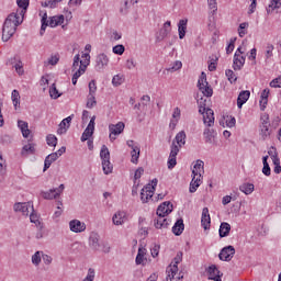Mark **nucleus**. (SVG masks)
<instances>
[{
    "mask_svg": "<svg viewBox=\"0 0 281 281\" xmlns=\"http://www.w3.org/2000/svg\"><path fill=\"white\" fill-rule=\"evenodd\" d=\"M124 218H126V213L124 211H119L113 215L112 222L114 225H124Z\"/></svg>",
    "mask_w": 281,
    "mask_h": 281,
    "instance_id": "nucleus-30",
    "label": "nucleus"
},
{
    "mask_svg": "<svg viewBox=\"0 0 281 281\" xmlns=\"http://www.w3.org/2000/svg\"><path fill=\"white\" fill-rule=\"evenodd\" d=\"M229 232H232V225L227 222H223L220 225V238H226V236H229Z\"/></svg>",
    "mask_w": 281,
    "mask_h": 281,
    "instance_id": "nucleus-28",
    "label": "nucleus"
},
{
    "mask_svg": "<svg viewBox=\"0 0 281 281\" xmlns=\"http://www.w3.org/2000/svg\"><path fill=\"white\" fill-rule=\"evenodd\" d=\"M41 254H43V252L42 251H36L32 256V263L35 265V267H38L41 265Z\"/></svg>",
    "mask_w": 281,
    "mask_h": 281,
    "instance_id": "nucleus-53",
    "label": "nucleus"
},
{
    "mask_svg": "<svg viewBox=\"0 0 281 281\" xmlns=\"http://www.w3.org/2000/svg\"><path fill=\"white\" fill-rule=\"evenodd\" d=\"M23 23V16L19 15L18 13H10L7 19L4 20L2 26V41L8 43L11 36L16 34V27Z\"/></svg>",
    "mask_w": 281,
    "mask_h": 281,
    "instance_id": "nucleus-1",
    "label": "nucleus"
},
{
    "mask_svg": "<svg viewBox=\"0 0 281 281\" xmlns=\"http://www.w3.org/2000/svg\"><path fill=\"white\" fill-rule=\"evenodd\" d=\"M235 254H236V249L234 248V246H226L221 250L218 258L224 262H229V260L234 258Z\"/></svg>",
    "mask_w": 281,
    "mask_h": 281,
    "instance_id": "nucleus-9",
    "label": "nucleus"
},
{
    "mask_svg": "<svg viewBox=\"0 0 281 281\" xmlns=\"http://www.w3.org/2000/svg\"><path fill=\"white\" fill-rule=\"evenodd\" d=\"M250 95H251V92H249L248 90H244V91L239 92V95L237 98L238 109H243V104H245L247 102V100H249Z\"/></svg>",
    "mask_w": 281,
    "mask_h": 281,
    "instance_id": "nucleus-25",
    "label": "nucleus"
},
{
    "mask_svg": "<svg viewBox=\"0 0 281 281\" xmlns=\"http://www.w3.org/2000/svg\"><path fill=\"white\" fill-rule=\"evenodd\" d=\"M170 21L164 23L162 29L159 31V35L157 36L158 43H161V41H164V38H166V36L172 32V27H170Z\"/></svg>",
    "mask_w": 281,
    "mask_h": 281,
    "instance_id": "nucleus-17",
    "label": "nucleus"
},
{
    "mask_svg": "<svg viewBox=\"0 0 281 281\" xmlns=\"http://www.w3.org/2000/svg\"><path fill=\"white\" fill-rule=\"evenodd\" d=\"M21 100V94H19L18 90H13L12 91V102L14 104V106H16L19 104Z\"/></svg>",
    "mask_w": 281,
    "mask_h": 281,
    "instance_id": "nucleus-59",
    "label": "nucleus"
},
{
    "mask_svg": "<svg viewBox=\"0 0 281 281\" xmlns=\"http://www.w3.org/2000/svg\"><path fill=\"white\" fill-rule=\"evenodd\" d=\"M158 180L153 179L151 184L145 186L140 191V201L143 203H148V199H153V194H155V188H157Z\"/></svg>",
    "mask_w": 281,
    "mask_h": 281,
    "instance_id": "nucleus-5",
    "label": "nucleus"
},
{
    "mask_svg": "<svg viewBox=\"0 0 281 281\" xmlns=\"http://www.w3.org/2000/svg\"><path fill=\"white\" fill-rule=\"evenodd\" d=\"M124 82V78L120 75H115L112 79L113 87H120Z\"/></svg>",
    "mask_w": 281,
    "mask_h": 281,
    "instance_id": "nucleus-52",
    "label": "nucleus"
},
{
    "mask_svg": "<svg viewBox=\"0 0 281 281\" xmlns=\"http://www.w3.org/2000/svg\"><path fill=\"white\" fill-rule=\"evenodd\" d=\"M95 104H98V101H95V94H89L86 104L87 109H93Z\"/></svg>",
    "mask_w": 281,
    "mask_h": 281,
    "instance_id": "nucleus-46",
    "label": "nucleus"
},
{
    "mask_svg": "<svg viewBox=\"0 0 281 281\" xmlns=\"http://www.w3.org/2000/svg\"><path fill=\"white\" fill-rule=\"evenodd\" d=\"M30 221L31 223H34L36 227L40 226V229H43V226H41V221H38V215L34 214V211H31Z\"/></svg>",
    "mask_w": 281,
    "mask_h": 281,
    "instance_id": "nucleus-49",
    "label": "nucleus"
},
{
    "mask_svg": "<svg viewBox=\"0 0 281 281\" xmlns=\"http://www.w3.org/2000/svg\"><path fill=\"white\" fill-rule=\"evenodd\" d=\"M100 158L102 159L104 175H111V172H113V165L111 164V153L109 151V147H106V145L101 147Z\"/></svg>",
    "mask_w": 281,
    "mask_h": 281,
    "instance_id": "nucleus-3",
    "label": "nucleus"
},
{
    "mask_svg": "<svg viewBox=\"0 0 281 281\" xmlns=\"http://www.w3.org/2000/svg\"><path fill=\"white\" fill-rule=\"evenodd\" d=\"M245 65V56H240L238 52L234 55L233 68L235 71H240Z\"/></svg>",
    "mask_w": 281,
    "mask_h": 281,
    "instance_id": "nucleus-18",
    "label": "nucleus"
},
{
    "mask_svg": "<svg viewBox=\"0 0 281 281\" xmlns=\"http://www.w3.org/2000/svg\"><path fill=\"white\" fill-rule=\"evenodd\" d=\"M63 0H48L45 2H42L43 8H56V3H60Z\"/></svg>",
    "mask_w": 281,
    "mask_h": 281,
    "instance_id": "nucleus-54",
    "label": "nucleus"
},
{
    "mask_svg": "<svg viewBox=\"0 0 281 281\" xmlns=\"http://www.w3.org/2000/svg\"><path fill=\"white\" fill-rule=\"evenodd\" d=\"M142 175H144V169L139 167L134 173V180L137 181V179H142Z\"/></svg>",
    "mask_w": 281,
    "mask_h": 281,
    "instance_id": "nucleus-63",
    "label": "nucleus"
},
{
    "mask_svg": "<svg viewBox=\"0 0 281 281\" xmlns=\"http://www.w3.org/2000/svg\"><path fill=\"white\" fill-rule=\"evenodd\" d=\"M203 135L206 144H214V138L216 137V132L214 130L206 127Z\"/></svg>",
    "mask_w": 281,
    "mask_h": 281,
    "instance_id": "nucleus-27",
    "label": "nucleus"
},
{
    "mask_svg": "<svg viewBox=\"0 0 281 281\" xmlns=\"http://www.w3.org/2000/svg\"><path fill=\"white\" fill-rule=\"evenodd\" d=\"M112 52H113V54H116L117 56H122V54H124V52H126V48L124 47V45L119 44L112 48Z\"/></svg>",
    "mask_w": 281,
    "mask_h": 281,
    "instance_id": "nucleus-50",
    "label": "nucleus"
},
{
    "mask_svg": "<svg viewBox=\"0 0 281 281\" xmlns=\"http://www.w3.org/2000/svg\"><path fill=\"white\" fill-rule=\"evenodd\" d=\"M18 126H19L23 137H25V138L30 137V133H32V131H30V126H29L27 122L18 121Z\"/></svg>",
    "mask_w": 281,
    "mask_h": 281,
    "instance_id": "nucleus-31",
    "label": "nucleus"
},
{
    "mask_svg": "<svg viewBox=\"0 0 281 281\" xmlns=\"http://www.w3.org/2000/svg\"><path fill=\"white\" fill-rule=\"evenodd\" d=\"M108 65H109V57L106 56V54L104 53L99 54L95 59L97 71L104 69V67H106Z\"/></svg>",
    "mask_w": 281,
    "mask_h": 281,
    "instance_id": "nucleus-15",
    "label": "nucleus"
},
{
    "mask_svg": "<svg viewBox=\"0 0 281 281\" xmlns=\"http://www.w3.org/2000/svg\"><path fill=\"white\" fill-rule=\"evenodd\" d=\"M259 135L261 139L271 137V123L269 122V114L261 116V124L259 125Z\"/></svg>",
    "mask_w": 281,
    "mask_h": 281,
    "instance_id": "nucleus-6",
    "label": "nucleus"
},
{
    "mask_svg": "<svg viewBox=\"0 0 281 281\" xmlns=\"http://www.w3.org/2000/svg\"><path fill=\"white\" fill-rule=\"evenodd\" d=\"M88 66H89V63H87V64H81V65L79 66V68H78L77 70H75L72 77H74V78H77V80H78V78H80V76H82V74H85V71H87V67H88Z\"/></svg>",
    "mask_w": 281,
    "mask_h": 281,
    "instance_id": "nucleus-38",
    "label": "nucleus"
},
{
    "mask_svg": "<svg viewBox=\"0 0 281 281\" xmlns=\"http://www.w3.org/2000/svg\"><path fill=\"white\" fill-rule=\"evenodd\" d=\"M47 25H49V23H47V13H44V15L42 16V26L40 31L41 36L45 34V30H47Z\"/></svg>",
    "mask_w": 281,
    "mask_h": 281,
    "instance_id": "nucleus-47",
    "label": "nucleus"
},
{
    "mask_svg": "<svg viewBox=\"0 0 281 281\" xmlns=\"http://www.w3.org/2000/svg\"><path fill=\"white\" fill-rule=\"evenodd\" d=\"M144 256H146L145 248H138V252L136 256V265H144Z\"/></svg>",
    "mask_w": 281,
    "mask_h": 281,
    "instance_id": "nucleus-42",
    "label": "nucleus"
},
{
    "mask_svg": "<svg viewBox=\"0 0 281 281\" xmlns=\"http://www.w3.org/2000/svg\"><path fill=\"white\" fill-rule=\"evenodd\" d=\"M124 128H126V125L124 122H119L116 124H110L109 131H110V142H115L117 135H122L124 133Z\"/></svg>",
    "mask_w": 281,
    "mask_h": 281,
    "instance_id": "nucleus-7",
    "label": "nucleus"
},
{
    "mask_svg": "<svg viewBox=\"0 0 281 281\" xmlns=\"http://www.w3.org/2000/svg\"><path fill=\"white\" fill-rule=\"evenodd\" d=\"M198 88L205 98H212V95H214V90L207 82V75L203 71L198 80Z\"/></svg>",
    "mask_w": 281,
    "mask_h": 281,
    "instance_id": "nucleus-4",
    "label": "nucleus"
},
{
    "mask_svg": "<svg viewBox=\"0 0 281 281\" xmlns=\"http://www.w3.org/2000/svg\"><path fill=\"white\" fill-rule=\"evenodd\" d=\"M186 30H188V20H180L178 23L179 38H186Z\"/></svg>",
    "mask_w": 281,
    "mask_h": 281,
    "instance_id": "nucleus-32",
    "label": "nucleus"
},
{
    "mask_svg": "<svg viewBox=\"0 0 281 281\" xmlns=\"http://www.w3.org/2000/svg\"><path fill=\"white\" fill-rule=\"evenodd\" d=\"M74 119V114L67 116L59 123V127L57 130V135H65L67 131H69V126H71V120Z\"/></svg>",
    "mask_w": 281,
    "mask_h": 281,
    "instance_id": "nucleus-14",
    "label": "nucleus"
},
{
    "mask_svg": "<svg viewBox=\"0 0 281 281\" xmlns=\"http://www.w3.org/2000/svg\"><path fill=\"white\" fill-rule=\"evenodd\" d=\"M54 192H56V189H50V190L47 191V192H43V193H42V196H43V199H46V200H48V201H52V199H56V195H55Z\"/></svg>",
    "mask_w": 281,
    "mask_h": 281,
    "instance_id": "nucleus-51",
    "label": "nucleus"
},
{
    "mask_svg": "<svg viewBox=\"0 0 281 281\" xmlns=\"http://www.w3.org/2000/svg\"><path fill=\"white\" fill-rule=\"evenodd\" d=\"M271 159L274 165L273 171L276 172V175H280V172H281L280 158H278L277 155H272Z\"/></svg>",
    "mask_w": 281,
    "mask_h": 281,
    "instance_id": "nucleus-41",
    "label": "nucleus"
},
{
    "mask_svg": "<svg viewBox=\"0 0 281 281\" xmlns=\"http://www.w3.org/2000/svg\"><path fill=\"white\" fill-rule=\"evenodd\" d=\"M69 228L70 232H74L75 234H80L87 229V224L83 222H80V220H72L69 222Z\"/></svg>",
    "mask_w": 281,
    "mask_h": 281,
    "instance_id": "nucleus-13",
    "label": "nucleus"
},
{
    "mask_svg": "<svg viewBox=\"0 0 281 281\" xmlns=\"http://www.w3.org/2000/svg\"><path fill=\"white\" fill-rule=\"evenodd\" d=\"M14 69L16 71V74L19 76H23V74H25V70L23 69V63L21 60H19L15 65H14Z\"/></svg>",
    "mask_w": 281,
    "mask_h": 281,
    "instance_id": "nucleus-56",
    "label": "nucleus"
},
{
    "mask_svg": "<svg viewBox=\"0 0 281 281\" xmlns=\"http://www.w3.org/2000/svg\"><path fill=\"white\" fill-rule=\"evenodd\" d=\"M160 246L155 244L154 247L150 249L153 258H157L159 256Z\"/></svg>",
    "mask_w": 281,
    "mask_h": 281,
    "instance_id": "nucleus-62",
    "label": "nucleus"
},
{
    "mask_svg": "<svg viewBox=\"0 0 281 281\" xmlns=\"http://www.w3.org/2000/svg\"><path fill=\"white\" fill-rule=\"evenodd\" d=\"M65 23V15H55L50 18L48 25L50 27H57V25H63Z\"/></svg>",
    "mask_w": 281,
    "mask_h": 281,
    "instance_id": "nucleus-33",
    "label": "nucleus"
},
{
    "mask_svg": "<svg viewBox=\"0 0 281 281\" xmlns=\"http://www.w3.org/2000/svg\"><path fill=\"white\" fill-rule=\"evenodd\" d=\"M203 122L206 126H214V110L207 108L205 114L203 115Z\"/></svg>",
    "mask_w": 281,
    "mask_h": 281,
    "instance_id": "nucleus-22",
    "label": "nucleus"
},
{
    "mask_svg": "<svg viewBox=\"0 0 281 281\" xmlns=\"http://www.w3.org/2000/svg\"><path fill=\"white\" fill-rule=\"evenodd\" d=\"M8 170V165L5 164V160H3V156L0 154V175H5Z\"/></svg>",
    "mask_w": 281,
    "mask_h": 281,
    "instance_id": "nucleus-55",
    "label": "nucleus"
},
{
    "mask_svg": "<svg viewBox=\"0 0 281 281\" xmlns=\"http://www.w3.org/2000/svg\"><path fill=\"white\" fill-rule=\"evenodd\" d=\"M270 87H272V89H281V79L280 78H276L270 82Z\"/></svg>",
    "mask_w": 281,
    "mask_h": 281,
    "instance_id": "nucleus-61",
    "label": "nucleus"
},
{
    "mask_svg": "<svg viewBox=\"0 0 281 281\" xmlns=\"http://www.w3.org/2000/svg\"><path fill=\"white\" fill-rule=\"evenodd\" d=\"M198 104L200 105L199 113H201V115H205L207 109L205 108V100L203 99V97L198 99Z\"/></svg>",
    "mask_w": 281,
    "mask_h": 281,
    "instance_id": "nucleus-44",
    "label": "nucleus"
},
{
    "mask_svg": "<svg viewBox=\"0 0 281 281\" xmlns=\"http://www.w3.org/2000/svg\"><path fill=\"white\" fill-rule=\"evenodd\" d=\"M211 224H212V218L210 217V210L207 207H204L202 210L201 225L203 229L207 231L210 229Z\"/></svg>",
    "mask_w": 281,
    "mask_h": 281,
    "instance_id": "nucleus-16",
    "label": "nucleus"
},
{
    "mask_svg": "<svg viewBox=\"0 0 281 281\" xmlns=\"http://www.w3.org/2000/svg\"><path fill=\"white\" fill-rule=\"evenodd\" d=\"M18 7L21 8V10H18L15 14H19V16H22L24 19L25 12H27V8H30V0H16Z\"/></svg>",
    "mask_w": 281,
    "mask_h": 281,
    "instance_id": "nucleus-20",
    "label": "nucleus"
},
{
    "mask_svg": "<svg viewBox=\"0 0 281 281\" xmlns=\"http://www.w3.org/2000/svg\"><path fill=\"white\" fill-rule=\"evenodd\" d=\"M49 95L53 100H58L63 95V93L58 92V89L56 88V83H53L49 88Z\"/></svg>",
    "mask_w": 281,
    "mask_h": 281,
    "instance_id": "nucleus-39",
    "label": "nucleus"
},
{
    "mask_svg": "<svg viewBox=\"0 0 281 281\" xmlns=\"http://www.w3.org/2000/svg\"><path fill=\"white\" fill-rule=\"evenodd\" d=\"M139 0H124L123 7H121L120 12L121 14H128V9L131 5H135L138 3Z\"/></svg>",
    "mask_w": 281,
    "mask_h": 281,
    "instance_id": "nucleus-34",
    "label": "nucleus"
},
{
    "mask_svg": "<svg viewBox=\"0 0 281 281\" xmlns=\"http://www.w3.org/2000/svg\"><path fill=\"white\" fill-rule=\"evenodd\" d=\"M240 192H244V194H251V192H254L255 187L254 183H244L239 187Z\"/></svg>",
    "mask_w": 281,
    "mask_h": 281,
    "instance_id": "nucleus-37",
    "label": "nucleus"
},
{
    "mask_svg": "<svg viewBox=\"0 0 281 281\" xmlns=\"http://www.w3.org/2000/svg\"><path fill=\"white\" fill-rule=\"evenodd\" d=\"M95 91H98V87L95 86V80H91L89 82V95H95Z\"/></svg>",
    "mask_w": 281,
    "mask_h": 281,
    "instance_id": "nucleus-60",
    "label": "nucleus"
},
{
    "mask_svg": "<svg viewBox=\"0 0 281 281\" xmlns=\"http://www.w3.org/2000/svg\"><path fill=\"white\" fill-rule=\"evenodd\" d=\"M139 154H140L139 147H134V149H132V151H131L132 164H137V161H139Z\"/></svg>",
    "mask_w": 281,
    "mask_h": 281,
    "instance_id": "nucleus-40",
    "label": "nucleus"
},
{
    "mask_svg": "<svg viewBox=\"0 0 281 281\" xmlns=\"http://www.w3.org/2000/svg\"><path fill=\"white\" fill-rule=\"evenodd\" d=\"M100 251H102V254H111V244H109V241H101Z\"/></svg>",
    "mask_w": 281,
    "mask_h": 281,
    "instance_id": "nucleus-45",
    "label": "nucleus"
},
{
    "mask_svg": "<svg viewBox=\"0 0 281 281\" xmlns=\"http://www.w3.org/2000/svg\"><path fill=\"white\" fill-rule=\"evenodd\" d=\"M209 280L221 281V271L216 266H210L207 269Z\"/></svg>",
    "mask_w": 281,
    "mask_h": 281,
    "instance_id": "nucleus-24",
    "label": "nucleus"
},
{
    "mask_svg": "<svg viewBox=\"0 0 281 281\" xmlns=\"http://www.w3.org/2000/svg\"><path fill=\"white\" fill-rule=\"evenodd\" d=\"M204 166L205 164L202 160H196L195 165L193 166L192 175H194V177H199V175L203 172Z\"/></svg>",
    "mask_w": 281,
    "mask_h": 281,
    "instance_id": "nucleus-35",
    "label": "nucleus"
},
{
    "mask_svg": "<svg viewBox=\"0 0 281 281\" xmlns=\"http://www.w3.org/2000/svg\"><path fill=\"white\" fill-rule=\"evenodd\" d=\"M46 142L49 146L56 147L58 144V138L54 134H49L46 137Z\"/></svg>",
    "mask_w": 281,
    "mask_h": 281,
    "instance_id": "nucleus-48",
    "label": "nucleus"
},
{
    "mask_svg": "<svg viewBox=\"0 0 281 281\" xmlns=\"http://www.w3.org/2000/svg\"><path fill=\"white\" fill-rule=\"evenodd\" d=\"M183 67V64L180 60H176L171 67L167 68V71H170L171 74L175 71H179Z\"/></svg>",
    "mask_w": 281,
    "mask_h": 281,
    "instance_id": "nucleus-43",
    "label": "nucleus"
},
{
    "mask_svg": "<svg viewBox=\"0 0 281 281\" xmlns=\"http://www.w3.org/2000/svg\"><path fill=\"white\" fill-rule=\"evenodd\" d=\"M183 229H186V225L183 224V218H180L175 223L172 232L175 236H181V234H183Z\"/></svg>",
    "mask_w": 281,
    "mask_h": 281,
    "instance_id": "nucleus-29",
    "label": "nucleus"
},
{
    "mask_svg": "<svg viewBox=\"0 0 281 281\" xmlns=\"http://www.w3.org/2000/svg\"><path fill=\"white\" fill-rule=\"evenodd\" d=\"M226 77L229 80V82H236V80H238V78L234 74V70L232 69L226 70Z\"/></svg>",
    "mask_w": 281,
    "mask_h": 281,
    "instance_id": "nucleus-58",
    "label": "nucleus"
},
{
    "mask_svg": "<svg viewBox=\"0 0 281 281\" xmlns=\"http://www.w3.org/2000/svg\"><path fill=\"white\" fill-rule=\"evenodd\" d=\"M14 212H21L23 216H29L31 212H34V205L30 202H18L13 205Z\"/></svg>",
    "mask_w": 281,
    "mask_h": 281,
    "instance_id": "nucleus-8",
    "label": "nucleus"
},
{
    "mask_svg": "<svg viewBox=\"0 0 281 281\" xmlns=\"http://www.w3.org/2000/svg\"><path fill=\"white\" fill-rule=\"evenodd\" d=\"M177 271H179V268L177 267V265H173L167 268V281L175 280V276H177Z\"/></svg>",
    "mask_w": 281,
    "mask_h": 281,
    "instance_id": "nucleus-36",
    "label": "nucleus"
},
{
    "mask_svg": "<svg viewBox=\"0 0 281 281\" xmlns=\"http://www.w3.org/2000/svg\"><path fill=\"white\" fill-rule=\"evenodd\" d=\"M58 60H60V57H58V55H54L48 59V65H58Z\"/></svg>",
    "mask_w": 281,
    "mask_h": 281,
    "instance_id": "nucleus-64",
    "label": "nucleus"
},
{
    "mask_svg": "<svg viewBox=\"0 0 281 281\" xmlns=\"http://www.w3.org/2000/svg\"><path fill=\"white\" fill-rule=\"evenodd\" d=\"M36 153V145L34 143H27L22 147L21 156L27 157L30 155H34Z\"/></svg>",
    "mask_w": 281,
    "mask_h": 281,
    "instance_id": "nucleus-21",
    "label": "nucleus"
},
{
    "mask_svg": "<svg viewBox=\"0 0 281 281\" xmlns=\"http://www.w3.org/2000/svg\"><path fill=\"white\" fill-rule=\"evenodd\" d=\"M93 131H95V115H93L91 117L88 126L83 131V133L81 135V142H87V139H89V137H92L93 136Z\"/></svg>",
    "mask_w": 281,
    "mask_h": 281,
    "instance_id": "nucleus-10",
    "label": "nucleus"
},
{
    "mask_svg": "<svg viewBox=\"0 0 281 281\" xmlns=\"http://www.w3.org/2000/svg\"><path fill=\"white\" fill-rule=\"evenodd\" d=\"M173 210V206L170 201L161 203L157 209V216H168V214H171Z\"/></svg>",
    "mask_w": 281,
    "mask_h": 281,
    "instance_id": "nucleus-12",
    "label": "nucleus"
},
{
    "mask_svg": "<svg viewBox=\"0 0 281 281\" xmlns=\"http://www.w3.org/2000/svg\"><path fill=\"white\" fill-rule=\"evenodd\" d=\"M201 179H203V176L201 173L198 176L192 175V180L190 182V188H189V192H191V194H194L199 186H201L202 183Z\"/></svg>",
    "mask_w": 281,
    "mask_h": 281,
    "instance_id": "nucleus-19",
    "label": "nucleus"
},
{
    "mask_svg": "<svg viewBox=\"0 0 281 281\" xmlns=\"http://www.w3.org/2000/svg\"><path fill=\"white\" fill-rule=\"evenodd\" d=\"M95 279V270L93 268H89L87 277L83 281H93Z\"/></svg>",
    "mask_w": 281,
    "mask_h": 281,
    "instance_id": "nucleus-57",
    "label": "nucleus"
},
{
    "mask_svg": "<svg viewBox=\"0 0 281 281\" xmlns=\"http://www.w3.org/2000/svg\"><path fill=\"white\" fill-rule=\"evenodd\" d=\"M102 241H100V235L95 232L90 233L89 236V247L92 249V251H100V245Z\"/></svg>",
    "mask_w": 281,
    "mask_h": 281,
    "instance_id": "nucleus-11",
    "label": "nucleus"
},
{
    "mask_svg": "<svg viewBox=\"0 0 281 281\" xmlns=\"http://www.w3.org/2000/svg\"><path fill=\"white\" fill-rule=\"evenodd\" d=\"M156 229H166L168 225H170V220L166 218V216H158V218L154 222Z\"/></svg>",
    "mask_w": 281,
    "mask_h": 281,
    "instance_id": "nucleus-26",
    "label": "nucleus"
},
{
    "mask_svg": "<svg viewBox=\"0 0 281 281\" xmlns=\"http://www.w3.org/2000/svg\"><path fill=\"white\" fill-rule=\"evenodd\" d=\"M182 146H186V132L183 131L176 135V138L171 144V150L167 162L169 170H172V168L177 166V155H179V150H181Z\"/></svg>",
    "mask_w": 281,
    "mask_h": 281,
    "instance_id": "nucleus-2",
    "label": "nucleus"
},
{
    "mask_svg": "<svg viewBox=\"0 0 281 281\" xmlns=\"http://www.w3.org/2000/svg\"><path fill=\"white\" fill-rule=\"evenodd\" d=\"M57 159H58V153H52L48 156H46L44 160L43 172H46L47 170H49V167L52 166V164H54V161H56Z\"/></svg>",
    "mask_w": 281,
    "mask_h": 281,
    "instance_id": "nucleus-23",
    "label": "nucleus"
}]
</instances>
